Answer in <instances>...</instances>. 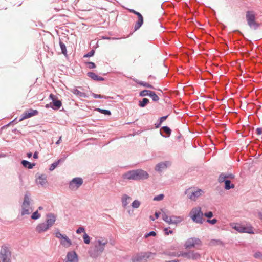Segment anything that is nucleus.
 Masks as SVG:
<instances>
[{"instance_id":"27","label":"nucleus","mask_w":262,"mask_h":262,"mask_svg":"<svg viewBox=\"0 0 262 262\" xmlns=\"http://www.w3.org/2000/svg\"><path fill=\"white\" fill-rule=\"evenodd\" d=\"M130 199H131V198L126 194H123L122 195L121 201L122 206L124 208H126V207L128 204V202L127 201V200Z\"/></svg>"},{"instance_id":"8","label":"nucleus","mask_w":262,"mask_h":262,"mask_svg":"<svg viewBox=\"0 0 262 262\" xmlns=\"http://www.w3.org/2000/svg\"><path fill=\"white\" fill-rule=\"evenodd\" d=\"M127 10L132 13L138 16V20L136 22L134 26V31H136L140 29L144 23V18L142 15L139 12L135 11L133 9H127Z\"/></svg>"},{"instance_id":"16","label":"nucleus","mask_w":262,"mask_h":262,"mask_svg":"<svg viewBox=\"0 0 262 262\" xmlns=\"http://www.w3.org/2000/svg\"><path fill=\"white\" fill-rule=\"evenodd\" d=\"M47 219L46 220V224L49 227L51 228L55 223L56 220V215L52 213H48L46 215Z\"/></svg>"},{"instance_id":"37","label":"nucleus","mask_w":262,"mask_h":262,"mask_svg":"<svg viewBox=\"0 0 262 262\" xmlns=\"http://www.w3.org/2000/svg\"><path fill=\"white\" fill-rule=\"evenodd\" d=\"M84 243L86 244H89L91 242V238L85 232L83 235Z\"/></svg>"},{"instance_id":"43","label":"nucleus","mask_w":262,"mask_h":262,"mask_svg":"<svg viewBox=\"0 0 262 262\" xmlns=\"http://www.w3.org/2000/svg\"><path fill=\"white\" fill-rule=\"evenodd\" d=\"M85 64L87 65L88 67L90 69H94L96 67L95 63L93 62H85Z\"/></svg>"},{"instance_id":"42","label":"nucleus","mask_w":262,"mask_h":262,"mask_svg":"<svg viewBox=\"0 0 262 262\" xmlns=\"http://www.w3.org/2000/svg\"><path fill=\"white\" fill-rule=\"evenodd\" d=\"M156 235V233L154 231H150L149 233H146L144 235V237L145 238H147L149 237V236H155Z\"/></svg>"},{"instance_id":"47","label":"nucleus","mask_w":262,"mask_h":262,"mask_svg":"<svg viewBox=\"0 0 262 262\" xmlns=\"http://www.w3.org/2000/svg\"><path fill=\"white\" fill-rule=\"evenodd\" d=\"M254 257L257 259H262V253L257 251L254 254Z\"/></svg>"},{"instance_id":"26","label":"nucleus","mask_w":262,"mask_h":262,"mask_svg":"<svg viewBox=\"0 0 262 262\" xmlns=\"http://www.w3.org/2000/svg\"><path fill=\"white\" fill-rule=\"evenodd\" d=\"M63 240L60 242L61 244L64 247H70L72 245L71 241L66 235L63 237Z\"/></svg>"},{"instance_id":"20","label":"nucleus","mask_w":262,"mask_h":262,"mask_svg":"<svg viewBox=\"0 0 262 262\" xmlns=\"http://www.w3.org/2000/svg\"><path fill=\"white\" fill-rule=\"evenodd\" d=\"M87 76L91 78L92 80L96 81H102L105 80L104 78L100 77L92 72H88Z\"/></svg>"},{"instance_id":"21","label":"nucleus","mask_w":262,"mask_h":262,"mask_svg":"<svg viewBox=\"0 0 262 262\" xmlns=\"http://www.w3.org/2000/svg\"><path fill=\"white\" fill-rule=\"evenodd\" d=\"M183 220V218L179 216L172 215L169 218V224H178Z\"/></svg>"},{"instance_id":"36","label":"nucleus","mask_w":262,"mask_h":262,"mask_svg":"<svg viewBox=\"0 0 262 262\" xmlns=\"http://www.w3.org/2000/svg\"><path fill=\"white\" fill-rule=\"evenodd\" d=\"M40 216H41L40 214H39L38 212V210H37L32 214V215L31 216V218L32 220H36L39 219L40 217Z\"/></svg>"},{"instance_id":"13","label":"nucleus","mask_w":262,"mask_h":262,"mask_svg":"<svg viewBox=\"0 0 262 262\" xmlns=\"http://www.w3.org/2000/svg\"><path fill=\"white\" fill-rule=\"evenodd\" d=\"M38 114V111L32 108L25 111L21 115L18 121H21L24 119L30 118Z\"/></svg>"},{"instance_id":"38","label":"nucleus","mask_w":262,"mask_h":262,"mask_svg":"<svg viewBox=\"0 0 262 262\" xmlns=\"http://www.w3.org/2000/svg\"><path fill=\"white\" fill-rule=\"evenodd\" d=\"M150 90H144L140 92L139 96L141 97H144L145 96H149L150 94L149 93H150Z\"/></svg>"},{"instance_id":"10","label":"nucleus","mask_w":262,"mask_h":262,"mask_svg":"<svg viewBox=\"0 0 262 262\" xmlns=\"http://www.w3.org/2000/svg\"><path fill=\"white\" fill-rule=\"evenodd\" d=\"M196 245H202L201 241L196 237L189 238L185 243L184 247L186 249L194 248Z\"/></svg>"},{"instance_id":"41","label":"nucleus","mask_w":262,"mask_h":262,"mask_svg":"<svg viewBox=\"0 0 262 262\" xmlns=\"http://www.w3.org/2000/svg\"><path fill=\"white\" fill-rule=\"evenodd\" d=\"M162 219L166 223H167L168 224H169V218L170 217L168 216L166 213L163 212L162 213Z\"/></svg>"},{"instance_id":"56","label":"nucleus","mask_w":262,"mask_h":262,"mask_svg":"<svg viewBox=\"0 0 262 262\" xmlns=\"http://www.w3.org/2000/svg\"><path fill=\"white\" fill-rule=\"evenodd\" d=\"M33 157L34 159H37L38 158V152L37 151H35L33 155Z\"/></svg>"},{"instance_id":"25","label":"nucleus","mask_w":262,"mask_h":262,"mask_svg":"<svg viewBox=\"0 0 262 262\" xmlns=\"http://www.w3.org/2000/svg\"><path fill=\"white\" fill-rule=\"evenodd\" d=\"M21 164L22 165L26 168L31 169L33 168V167L35 165V163H31L29 162L28 161L23 160L21 161Z\"/></svg>"},{"instance_id":"52","label":"nucleus","mask_w":262,"mask_h":262,"mask_svg":"<svg viewBox=\"0 0 262 262\" xmlns=\"http://www.w3.org/2000/svg\"><path fill=\"white\" fill-rule=\"evenodd\" d=\"M225 176H226V179H233L235 177V176L232 173L225 174Z\"/></svg>"},{"instance_id":"11","label":"nucleus","mask_w":262,"mask_h":262,"mask_svg":"<svg viewBox=\"0 0 262 262\" xmlns=\"http://www.w3.org/2000/svg\"><path fill=\"white\" fill-rule=\"evenodd\" d=\"M203 191L199 189L197 191H192L191 188H189L185 191V194L187 195L188 198L191 200L195 201L196 199L201 195Z\"/></svg>"},{"instance_id":"4","label":"nucleus","mask_w":262,"mask_h":262,"mask_svg":"<svg viewBox=\"0 0 262 262\" xmlns=\"http://www.w3.org/2000/svg\"><path fill=\"white\" fill-rule=\"evenodd\" d=\"M246 19L248 25L251 29L257 30L260 27V24L256 21V13L254 11H247Z\"/></svg>"},{"instance_id":"59","label":"nucleus","mask_w":262,"mask_h":262,"mask_svg":"<svg viewBox=\"0 0 262 262\" xmlns=\"http://www.w3.org/2000/svg\"><path fill=\"white\" fill-rule=\"evenodd\" d=\"M61 140V137H60L59 139L58 140V141L56 142V144H59L60 143Z\"/></svg>"},{"instance_id":"3","label":"nucleus","mask_w":262,"mask_h":262,"mask_svg":"<svg viewBox=\"0 0 262 262\" xmlns=\"http://www.w3.org/2000/svg\"><path fill=\"white\" fill-rule=\"evenodd\" d=\"M190 214L193 221L199 224H202L203 223L202 217L203 215L208 218V219L211 218L213 216V213L211 211L205 212L203 214L201 211V207H199L193 208L191 211Z\"/></svg>"},{"instance_id":"63","label":"nucleus","mask_w":262,"mask_h":262,"mask_svg":"<svg viewBox=\"0 0 262 262\" xmlns=\"http://www.w3.org/2000/svg\"><path fill=\"white\" fill-rule=\"evenodd\" d=\"M155 219H156V218H155V217L154 218L152 216H150V219L151 220H152V221H154Z\"/></svg>"},{"instance_id":"35","label":"nucleus","mask_w":262,"mask_h":262,"mask_svg":"<svg viewBox=\"0 0 262 262\" xmlns=\"http://www.w3.org/2000/svg\"><path fill=\"white\" fill-rule=\"evenodd\" d=\"M92 96H93V97L95 98H100V99L104 98V99H110L111 98L110 96L101 95L100 94H95L94 93H92Z\"/></svg>"},{"instance_id":"17","label":"nucleus","mask_w":262,"mask_h":262,"mask_svg":"<svg viewBox=\"0 0 262 262\" xmlns=\"http://www.w3.org/2000/svg\"><path fill=\"white\" fill-rule=\"evenodd\" d=\"M160 134L164 138L169 137L171 134V129L167 126H162L161 128Z\"/></svg>"},{"instance_id":"46","label":"nucleus","mask_w":262,"mask_h":262,"mask_svg":"<svg viewBox=\"0 0 262 262\" xmlns=\"http://www.w3.org/2000/svg\"><path fill=\"white\" fill-rule=\"evenodd\" d=\"M164 195L163 194H160L154 198V201H161L163 199Z\"/></svg>"},{"instance_id":"6","label":"nucleus","mask_w":262,"mask_h":262,"mask_svg":"<svg viewBox=\"0 0 262 262\" xmlns=\"http://www.w3.org/2000/svg\"><path fill=\"white\" fill-rule=\"evenodd\" d=\"M11 253L7 247H2L0 251V262H11Z\"/></svg>"},{"instance_id":"58","label":"nucleus","mask_w":262,"mask_h":262,"mask_svg":"<svg viewBox=\"0 0 262 262\" xmlns=\"http://www.w3.org/2000/svg\"><path fill=\"white\" fill-rule=\"evenodd\" d=\"M164 262H179V260L178 259L172 260H166Z\"/></svg>"},{"instance_id":"31","label":"nucleus","mask_w":262,"mask_h":262,"mask_svg":"<svg viewBox=\"0 0 262 262\" xmlns=\"http://www.w3.org/2000/svg\"><path fill=\"white\" fill-rule=\"evenodd\" d=\"M59 46L61 50V53L65 56H67V51L66 45L60 39L59 40Z\"/></svg>"},{"instance_id":"1","label":"nucleus","mask_w":262,"mask_h":262,"mask_svg":"<svg viewBox=\"0 0 262 262\" xmlns=\"http://www.w3.org/2000/svg\"><path fill=\"white\" fill-rule=\"evenodd\" d=\"M107 239H96L93 242L94 246L91 247L88 252L90 256L93 258H96L103 253L105 245L107 244Z\"/></svg>"},{"instance_id":"45","label":"nucleus","mask_w":262,"mask_h":262,"mask_svg":"<svg viewBox=\"0 0 262 262\" xmlns=\"http://www.w3.org/2000/svg\"><path fill=\"white\" fill-rule=\"evenodd\" d=\"M58 163H57L56 161H55V162L53 163L50 165V168H49V170L51 171H53L58 166Z\"/></svg>"},{"instance_id":"50","label":"nucleus","mask_w":262,"mask_h":262,"mask_svg":"<svg viewBox=\"0 0 262 262\" xmlns=\"http://www.w3.org/2000/svg\"><path fill=\"white\" fill-rule=\"evenodd\" d=\"M85 229L83 227H79L76 231V233L80 234L82 232H84Z\"/></svg>"},{"instance_id":"2","label":"nucleus","mask_w":262,"mask_h":262,"mask_svg":"<svg viewBox=\"0 0 262 262\" xmlns=\"http://www.w3.org/2000/svg\"><path fill=\"white\" fill-rule=\"evenodd\" d=\"M148 177V173L146 171L141 169L128 171L122 176V178L124 180L135 181L147 179Z\"/></svg>"},{"instance_id":"22","label":"nucleus","mask_w":262,"mask_h":262,"mask_svg":"<svg viewBox=\"0 0 262 262\" xmlns=\"http://www.w3.org/2000/svg\"><path fill=\"white\" fill-rule=\"evenodd\" d=\"M67 260L72 261V262H77V255L75 252H68L67 255Z\"/></svg>"},{"instance_id":"54","label":"nucleus","mask_w":262,"mask_h":262,"mask_svg":"<svg viewBox=\"0 0 262 262\" xmlns=\"http://www.w3.org/2000/svg\"><path fill=\"white\" fill-rule=\"evenodd\" d=\"M64 161V159L62 158H60L57 161H56V162H57V163H58V165L60 163H63Z\"/></svg>"},{"instance_id":"64","label":"nucleus","mask_w":262,"mask_h":262,"mask_svg":"<svg viewBox=\"0 0 262 262\" xmlns=\"http://www.w3.org/2000/svg\"><path fill=\"white\" fill-rule=\"evenodd\" d=\"M13 132H15H15H17V133H19V132L18 130H17V129H16V128H15V129H13Z\"/></svg>"},{"instance_id":"23","label":"nucleus","mask_w":262,"mask_h":262,"mask_svg":"<svg viewBox=\"0 0 262 262\" xmlns=\"http://www.w3.org/2000/svg\"><path fill=\"white\" fill-rule=\"evenodd\" d=\"M47 175L45 174L39 176L36 180L37 183L43 186L47 183Z\"/></svg>"},{"instance_id":"57","label":"nucleus","mask_w":262,"mask_h":262,"mask_svg":"<svg viewBox=\"0 0 262 262\" xmlns=\"http://www.w3.org/2000/svg\"><path fill=\"white\" fill-rule=\"evenodd\" d=\"M160 214V213L159 212H156L155 213V216L156 219H158L159 216V215Z\"/></svg>"},{"instance_id":"40","label":"nucleus","mask_w":262,"mask_h":262,"mask_svg":"<svg viewBox=\"0 0 262 262\" xmlns=\"http://www.w3.org/2000/svg\"><path fill=\"white\" fill-rule=\"evenodd\" d=\"M140 202L137 200H134L132 203V206L134 208H138L140 205Z\"/></svg>"},{"instance_id":"18","label":"nucleus","mask_w":262,"mask_h":262,"mask_svg":"<svg viewBox=\"0 0 262 262\" xmlns=\"http://www.w3.org/2000/svg\"><path fill=\"white\" fill-rule=\"evenodd\" d=\"M50 228L47 225L46 223L38 224L36 226L35 230L38 233H41L47 231Z\"/></svg>"},{"instance_id":"19","label":"nucleus","mask_w":262,"mask_h":262,"mask_svg":"<svg viewBox=\"0 0 262 262\" xmlns=\"http://www.w3.org/2000/svg\"><path fill=\"white\" fill-rule=\"evenodd\" d=\"M169 162L165 161L159 163L155 166V170L158 172H162L167 167Z\"/></svg>"},{"instance_id":"39","label":"nucleus","mask_w":262,"mask_h":262,"mask_svg":"<svg viewBox=\"0 0 262 262\" xmlns=\"http://www.w3.org/2000/svg\"><path fill=\"white\" fill-rule=\"evenodd\" d=\"M227 180V179H226V178L225 174H224V173H222L219 176V178H218V181L220 183H223V182L225 183V181Z\"/></svg>"},{"instance_id":"5","label":"nucleus","mask_w":262,"mask_h":262,"mask_svg":"<svg viewBox=\"0 0 262 262\" xmlns=\"http://www.w3.org/2000/svg\"><path fill=\"white\" fill-rule=\"evenodd\" d=\"M30 195L31 194L28 191L26 192L24 195V201L21 206L22 210L21 212V215L22 216L30 214L32 211L31 208H29L30 205Z\"/></svg>"},{"instance_id":"49","label":"nucleus","mask_w":262,"mask_h":262,"mask_svg":"<svg viewBox=\"0 0 262 262\" xmlns=\"http://www.w3.org/2000/svg\"><path fill=\"white\" fill-rule=\"evenodd\" d=\"M206 222L211 225H214L217 223V220L216 219H213L212 220L207 219Z\"/></svg>"},{"instance_id":"44","label":"nucleus","mask_w":262,"mask_h":262,"mask_svg":"<svg viewBox=\"0 0 262 262\" xmlns=\"http://www.w3.org/2000/svg\"><path fill=\"white\" fill-rule=\"evenodd\" d=\"M95 54V50H92L83 56L84 58L92 57Z\"/></svg>"},{"instance_id":"7","label":"nucleus","mask_w":262,"mask_h":262,"mask_svg":"<svg viewBox=\"0 0 262 262\" xmlns=\"http://www.w3.org/2000/svg\"><path fill=\"white\" fill-rule=\"evenodd\" d=\"M179 257L186 258L188 259L195 260L201 257L200 254L194 251H189L188 252H180L178 254Z\"/></svg>"},{"instance_id":"53","label":"nucleus","mask_w":262,"mask_h":262,"mask_svg":"<svg viewBox=\"0 0 262 262\" xmlns=\"http://www.w3.org/2000/svg\"><path fill=\"white\" fill-rule=\"evenodd\" d=\"M256 133L257 135H260L262 134V128L258 127L256 128Z\"/></svg>"},{"instance_id":"61","label":"nucleus","mask_w":262,"mask_h":262,"mask_svg":"<svg viewBox=\"0 0 262 262\" xmlns=\"http://www.w3.org/2000/svg\"><path fill=\"white\" fill-rule=\"evenodd\" d=\"M68 155H62V157H61L62 158H63L64 159V160L65 161L66 159H67V158L68 157Z\"/></svg>"},{"instance_id":"48","label":"nucleus","mask_w":262,"mask_h":262,"mask_svg":"<svg viewBox=\"0 0 262 262\" xmlns=\"http://www.w3.org/2000/svg\"><path fill=\"white\" fill-rule=\"evenodd\" d=\"M64 235H65L61 234V233L60 232V231H59V230H58L55 232V236H56L57 238H60V239H62Z\"/></svg>"},{"instance_id":"34","label":"nucleus","mask_w":262,"mask_h":262,"mask_svg":"<svg viewBox=\"0 0 262 262\" xmlns=\"http://www.w3.org/2000/svg\"><path fill=\"white\" fill-rule=\"evenodd\" d=\"M96 111L101 113V114H104L105 115H108V116H110L111 115V112L110 110H104V109H101V108H97L95 110Z\"/></svg>"},{"instance_id":"9","label":"nucleus","mask_w":262,"mask_h":262,"mask_svg":"<svg viewBox=\"0 0 262 262\" xmlns=\"http://www.w3.org/2000/svg\"><path fill=\"white\" fill-rule=\"evenodd\" d=\"M156 255V253H152L151 252H142L140 254V255H138L136 257L133 259V261L138 262L143 259H153Z\"/></svg>"},{"instance_id":"33","label":"nucleus","mask_w":262,"mask_h":262,"mask_svg":"<svg viewBox=\"0 0 262 262\" xmlns=\"http://www.w3.org/2000/svg\"><path fill=\"white\" fill-rule=\"evenodd\" d=\"M150 95H149V97H151L152 98V100L153 101H155V102H157L159 101V97H158V96L155 93V92L154 91H151V92H150V93H149Z\"/></svg>"},{"instance_id":"62","label":"nucleus","mask_w":262,"mask_h":262,"mask_svg":"<svg viewBox=\"0 0 262 262\" xmlns=\"http://www.w3.org/2000/svg\"><path fill=\"white\" fill-rule=\"evenodd\" d=\"M16 121V118L14 119L13 120H12L11 122H10V123L8 124V125H9V124H11V123H13V122H15Z\"/></svg>"},{"instance_id":"60","label":"nucleus","mask_w":262,"mask_h":262,"mask_svg":"<svg viewBox=\"0 0 262 262\" xmlns=\"http://www.w3.org/2000/svg\"><path fill=\"white\" fill-rule=\"evenodd\" d=\"M27 156L28 158H31L32 156V154L31 152H28L27 154Z\"/></svg>"},{"instance_id":"29","label":"nucleus","mask_w":262,"mask_h":262,"mask_svg":"<svg viewBox=\"0 0 262 262\" xmlns=\"http://www.w3.org/2000/svg\"><path fill=\"white\" fill-rule=\"evenodd\" d=\"M149 103V100L148 98H144L142 100L139 101V106L141 107H145Z\"/></svg>"},{"instance_id":"12","label":"nucleus","mask_w":262,"mask_h":262,"mask_svg":"<svg viewBox=\"0 0 262 262\" xmlns=\"http://www.w3.org/2000/svg\"><path fill=\"white\" fill-rule=\"evenodd\" d=\"M83 181L81 178H73L69 183V188L71 190L78 189L83 184Z\"/></svg>"},{"instance_id":"14","label":"nucleus","mask_w":262,"mask_h":262,"mask_svg":"<svg viewBox=\"0 0 262 262\" xmlns=\"http://www.w3.org/2000/svg\"><path fill=\"white\" fill-rule=\"evenodd\" d=\"M233 228L240 233L253 234L254 232L251 226L246 227L240 224L236 225Z\"/></svg>"},{"instance_id":"32","label":"nucleus","mask_w":262,"mask_h":262,"mask_svg":"<svg viewBox=\"0 0 262 262\" xmlns=\"http://www.w3.org/2000/svg\"><path fill=\"white\" fill-rule=\"evenodd\" d=\"M73 93L75 95L78 96L79 97H83V98L88 97L87 95L85 93L82 92L76 89L74 90Z\"/></svg>"},{"instance_id":"51","label":"nucleus","mask_w":262,"mask_h":262,"mask_svg":"<svg viewBox=\"0 0 262 262\" xmlns=\"http://www.w3.org/2000/svg\"><path fill=\"white\" fill-rule=\"evenodd\" d=\"M169 228V227L165 228L164 229V231L165 232V234L166 235H168L169 234H172L173 233V231L172 230H168Z\"/></svg>"},{"instance_id":"28","label":"nucleus","mask_w":262,"mask_h":262,"mask_svg":"<svg viewBox=\"0 0 262 262\" xmlns=\"http://www.w3.org/2000/svg\"><path fill=\"white\" fill-rule=\"evenodd\" d=\"M168 116V115H166L160 117L158 119V122L155 124V127L156 128H159L162 123L167 118Z\"/></svg>"},{"instance_id":"30","label":"nucleus","mask_w":262,"mask_h":262,"mask_svg":"<svg viewBox=\"0 0 262 262\" xmlns=\"http://www.w3.org/2000/svg\"><path fill=\"white\" fill-rule=\"evenodd\" d=\"M235 187L233 184L231 183L230 180L227 179L225 182V189L226 190H229L231 188H234Z\"/></svg>"},{"instance_id":"24","label":"nucleus","mask_w":262,"mask_h":262,"mask_svg":"<svg viewBox=\"0 0 262 262\" xmlns=\"http://www.w3.org/2000/svg\"><path fill=\"white\" fill-rule=\"evenodd\" d=\"M133 80H134V81H135L138 84H139L140 85L143 86H144L145 88H150V89H155V90L156 89L153 85H152L151 84H149L148 83H147V82H143V81H139V80H138V79H134Z\"/></svg>"},{"instance_id":"55","label":"nucleus","mask_w":262,"mask_h":262,"mask_svg":"<svg viewBox=\"0 0 262 262\" xmlns=\"http://www.w3.org/2000/svg\"><path fill=\"white\" fill-rule=\"evenodd\" d=\"M52 107H53V106H52V102H51V103H49V104H47L45 105V107H46V108H50V107H51V108H52Z\"/></svg>"},{"instance_id":"15","label":"nucleus","mask_w":262,"mask_h":262,"mask_svg":"<svg viewBox=\"0 0 262 262\" xmlns=\"http://www.w3.org/2000/svg\"><path fill=\"white\" fill-rule=\"evenodd\" d=\"M49 99L52 101V109L58 110L62 106L61 101L53 94L51 93L49 95Z\"/></svg>"}]
</instances>
